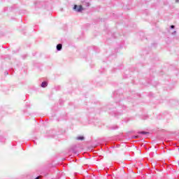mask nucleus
Returning <instances> with one entry per match:
<instances>
[{
    "mask_svg": "<svg viewBox=\"0 0 179 179\" xmlns=\"http://www.w3.org/2000/svg\"><path fill=\"white\" fill-rule=\"evenodd\" d=\"M73 9H75V10H76L77 12H82V10H83V8L82 7V6L75 5Z\"/></svg>",
    "mask_w": 179,
    "mask_h": 179,
    "instance_id": "f257e3e1",
    "label": "nucleus"
},
{
    "mask_svg": "<svg viewBox=\"0 0 179 179\" xmlns=\"http://www.w3.org/2000/svg\"><path fill=\"white\" fill-rule=\"evenodd\" d=\"M57 51H61V50H62V44H58L57 45Z\"/></svg>",
    "mask_w": 179,
    "mask_h": 179,
    "instance_id": "f03ea898",
    "label": "nucleus"
},
{
    "mask_svg": "<svg viewBox=\"0 0 179 179\" xmlns=\"http://www.w3.org/2000/svg\"><path fill=\"white\" fill-rule=\"evenodd\" d=\"M47 85H48L47 82H43L41 84V87H47Z\"/></svg>",
    "mask_w": 179,
    "mask_h": 179,
    "instance_id": "7ed1b4c3",
    "label": "nucleus"
},
{
    "mask_svg": "<svg viewBox=\"0 0 179 179\" xmlns=\"http://www.w3.org/2000/svg\"><path fill=\"white\" fill-rule=\"evenodd\" d=\"M83 139H85V137H83V136H78V137H77V140L78 141H83Z\"/></svg>",
    "mask_w": 179,
    "mask_h": 179,
    "instance_id": "20e7f679",
    "label": "nucleus"
},
{
    "mask_svg": "<svg viewBox=\"0 0 179 179\" xmlns=\"http://www.w3.org/2000/svg\"><path fill=\"white\" fill-rule=\"evenodd\" d=\"M141 134H143V135H146V134H148V132H146V131H141Z\"/></svg>",
    "mask_w": 179,
    "mask_h": 179,
    "instance_id": "39448f33",
    "label": "nucleus"
},
{
    "mask_svg": "<svg viewBox=\"0 0 179 179\" xmlns=\"http://www.w3.org/2000/svg\"><path fill=\"white\" fill-rule=\"evenodd\" d=\"M171 29H174V25H171Z\"/></svg>",
    "mask_w": 179,
    "mask_h": 179,
    "instance_id": "423d86ee",
    "label": "nucleus"
},
{
    "mask_svg": "<svg viewBox=\"0 0 179 179\" xmlns=\"http://www.w3.org/2000/svg\"><path fill=\"white\" fill-rule=\"evenodd\" d=\"M179 0H176V2H178Z\"/></svg>",
    "mask_w": 179,
    "mask_h": 179,
    "instance_id": "0eeeda50",
    "label": "nucleus"
}]
</instances>
